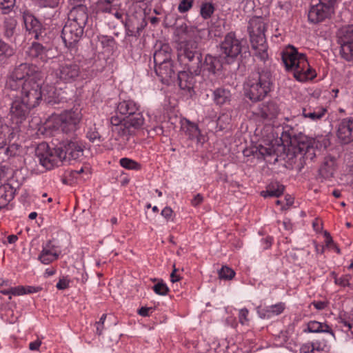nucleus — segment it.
<instances>
[{"instance_id": "1", "label": "nucleus", "mask_w": 353, "mask_h": 353, "mask_svg": "<svg viewBox=\"0 0 353 353\" xmlns=\"http://www.w3.org/2000/svg\"><path fill=\"white\" fill-rule=\"evenodd\" d=\"M43 83L41 72L36 65L21 63L8 72L5 87L13 91L21 90L20 97L35 108L42 101Z\"/></svg>"}, {"instance_id": "2", "label": "nucleus", "mask_w": 353, "mask_h": 353, "mask_svg": "<svg viewBox=\"0 0 353 353\" xmlns=\"http://www.w3.org/2000/svg\"><path fill=\"white\" fill-rule=\"evenodd\" d=\"M110 123L114 126L113 132H117L120 137H127L133 134L135 130L143 125L144 118L133 101H123L119 103L116 115L110 118Z\"/></svg>"}, {"instance_id": "3", "label": "nucleus", "mask_w": 353, "mask_h": 353, "mask_svg": "<svg viewBox=\"0 0 353 353\" xmlns=\"http://www.w3.org/2000/svg\"><path fill=\"white\" fill-rule=\"evenodd\" d=\"M281 59L286 70L292 72L297 81L305 82L316 77V72L309 64L306 55L299 53L295 47L288 46L281 52Z\"/></svg>"}, {"instance_id": "4", "label": "nucleus", "mask_w": 353, "mask_h": 353, "mask_svg": "<svg viewBox=\"0 0 353 353\" xmlns=\"http://www.w3.org/2000/svg\"><path fill=\"white\" fill-rule=\"evenodd\" d=\"M272 76L268 70L252 72L245 84V94L253 102L262 101L270 92Z\"/></svg>"}, {"instance_id": "5", "label": "nucleus", "mask_w": 353, "mask_h": 353, "mask_svg": "<svg viewBox=\"0 0 353 353\" xmlns=\"http://www.w3.org/2000/svg\"><path fill=\"white\" fill-rule=\"evenodd\" d=\"M267 24L262 17H253L248 26L252 47L256 50L255 55L262 61L268 59V46L265 32Z\"/></svg>"}, {"instance_id": "6", "label": "nucleus", "mask_w": 353, "mask_h": 353, "mask_svg": "<svg viewBox=\"0 0 353 353\" xmlns=\"http://www.w3.org/2000/svg\"><path fill=\"white\" fill-rule=\"evenodd\" d=\"M202 52L201 46L195 40H187L179 44V58L185 61L188 69L196 75L201 74Z\"/></svg>"}, {"instance_id": "7", "label": "nucleus", "mask_w": 353, "mask_h": 353, "mask_svg": "<svg viewBox=\"0 0 353 353\" xmlns=\"http://www.w3.org/2000/svg\"><path fill=\"white\" fill-rule=\"evenodd\" d=\"M81 114L77 110L65 111L53 119V128L61 132L70 134L74 132L78 128Z\"/></svg>"}, {"instance_id": "8", "label": "nucleus", "mask_w": 353, "mask_h": 353, "mask_svg": "<svg viewBox=\"0 0 353 353\" xmlns=\"http://www.w3.org/2000/svg\"><path fill=\"white\" fill-rule=\"evenodd\" d=\"M59 151L58 146L50 148L48 143L43 142L37 147L35 155L42 166L47 170H51L60 166L63 163L61 154Z\"/></svg>"}, {"instance_id": "9", "label": "nucleus", "mask_w": 353, "mask_h": 353, "mask_svg": "<svg viewBox=\"0 0 353 353\" xmlns=\"http://www.w3.org/2000/svg\"><path fill=\"white\" fill-rule=\"evenodd\" d=\"M221 52L225 58L234 59L247 48L246 41L236 38L234 32H228L220 44Z\"/></svg>"}, {"instance_id": "10", "label": "nucleus", "mask_w": 353, "mask_h": 353, "mask_svg": "<svg viewBox=\"0 0 353 353\" xmlns=\"http://www.w3.org/2000/svg\"><path fill=\"white\" fill-rule=\"evenodd\" d=\"M55 76L60 81L65 83L77 81L81 78L80 65L71 61L61 63L55 71Z\"/></svg>"}, {"instance_id": "11", "label": "nucleus", "mask_w": 353, "mask_h": 353, "mask_svg": "<svg viewBox=\"0 0 353 353\" xmlns=\"http://www.w3.org/2000/svg\"><path fill=\"white\" fill-rule=\"evenodd\" d=\"M290 145L293 148L295 154H301L305 160L312 161L316 157L315 150L317 143L315 139L308 137L304 134L298 137Z\"/></svg>"}, {"instance_id": "12", "label": "nucleus", "mask_w": 353, "mask_h": 353, "mask_svg": "<svg viewBox=\"0 0 353 353\" xmlns=\"http://www.w3.org/2000/svg\"><path fill=\"white\" fill-rule=\"evenodd\" d=\"M341 54L345 60L353 59V25L342 27L338 32Z\"/></svg>"}, {"instance_id": "13", "label": "nucleus", "mask_w": 353, "mask_h": 353, "mask_svg": "<svg viewBox=\"0 0 353 353\" xmlns=\"http://www.w3.org/2000/svg\"><path fill=\"white\" fill-rule=\"evenodd\" d=\"M57 146L63 162L77 160L83 155V146L76 139L63 141Z\"/></svg>"}, {"instance_id": "14", "label": "nucleus", "mask_w": 353, "mask_h": 353, "mask_svg": "<svg viewBox=\"0 0 353 353\" xmlns=\"http://www.w3.org/2000/svg\"><path fill=\"white\" fill-rule=\"evenodd\" d=\"M83 34V28L77 23L67 21L61 31V38L67 48L73 49L82 37Z\"/></svg>"}, {"instance_id": "15", "label": "nucleus", "mask_w": 353, "mask_h": 353, "mask_svg": "<svg viewBox=\"0 0 353 353\" xmlns=\"http://www.w3.org/2000/svg\"><path fill=\"white\" fill-rule=\"evenodd\" d=\"M23 21L26 30L34 34L35 39L44 41L46 37V30L40 21L32 14L25 13Z\"/></svg>"}, {"instance_id": "16", "label": "nucleus", "mask_w": 353, "mask_h": 353, "mask_svg": "<svg viewBox=\"0 0 353 353\" xmlns=\"http://www.w3.org/2000/svg\"><path fill=\"white\" fill-rule=\"evenodd\" d=\"M201 74L205 75H216L223 68L222 58L221 57L206 54L204 61H201Z\"/></svg>"}, {"instance_id": "17", "label": "nucleus", "mask_w": 353, "mask_h": 353, "mask_svg": "<svg viewBox=\"0 0 353 353\" xmlns=\"http://www.w3.org/2000/svg\"><path fill=\"white\" fill-rule=\"evenodd\" d=\"M154 71L160 81L165 84L173 82L177 75L173 61L154 65Z\"/></svg>"}, {"instance_id": "18", "label": "nucleus", "mask_w": 353, "mask_h": 353, "mask_svg": "<svg viewBox=\"0 0 353 353\" xmlns=\"http://www.w3.org/2000/svg\"><path fill=\"white\" fill-rule=\"evenodd\" d=\"M34 107L28 105L21 97H17L11 103L10 113L12 119L21 122L28 116L30 110Z\"/></svg>"}, {"instance_id": "19", "label": "nucleus", "mask_w": 353, "mask_h": 353, "mask_svg": "<svg viewBox=\"0 0 353 353\" xmlns=\"http://www.w3.org/2000/svg\"><path fill=\"white\" fill-rule=\"evenodd\" d=\"M336 136L342 143L347 144L353 141V119L345 118L339 121Z\"/></svg>"}, {"instance_id": "20", "label": "nucleus", "mask_w": 353, "mask_h": 353, "mask_svg": "<svg viewBox=\"0 0 353 353\" xmlns=\"http://www.w3.org/2000/svg\"><path fill=\"white\" fill-rule=\"evenodd\" d=\"M333 12V8L319 2L311 7L308 13V19L314 23H317L329 18Z\"/></svg>"}, {"instance_id": "21", "label": "nucleus", "mask_w": 353, "mask_h": 353, "mask_svg": "<svg viewBox=\"0 0 353 353\" xmlns=\"http://www.w3.org/2000/svg\"><path fill=\"white\" fill-rule=\"evenodd\" d=\"M50 48L48 45H43L39 42H32L26 50V55L30 60L41 61L46 63L49 59L48 53Z\"/></svg>"}, {"instance_id": "22", "label": "nucleus", "mask_w": 353, "mask_h": 353, "mask_svg": "<svg viewBox=\"0 0 353 353\" xmlns=\"http://www.w3.org/2000/svg\"><path fill=\"white\" fill-rule=\"evenodd\" d=\"M187 71H180L177 72L176 79L179 82V85L181 90L187 91L190 94L193 92L196 83L194 72H192L189 69Z\"/></svg>"}, {"instance_id": "23", "label": "nucleus", "mask_w": 353, "mask_h": 353, "mask_svg": "<svg viewBox=\"0 0 353 353\" xmlns=\"http://www.w3.org/2000/svg\"><path fill=\"white\" fill-rule=\"evenodd\" d=\"M88 19V14L87 13V8L83 5L74 6L70 11L68 16V21L70 23H77L80 28L84 30Z\"/></svg>"}, {"instance_id": "24", "label": "nucleus", "mask_w": 353, "mask_h": 353, "mask_svg": "<svg viewBox=\"0 0 353 353\" xmlns=\"http://www.w3.org/2000/svg\"><path fill=\"white\" fill-rule=\"evenodd\" d=\"M336 168V159L330 156L325 157L319 169V179H321V181L323 182L324 180L332 178Z\"/></svg>"}, {"instance_id": "25", "label": "nucleus", "mask_w": 353, "mask_h": 353, "mask_svg": "<svg viewBox=\"0 0 353 353\" xmlns=\"http://www.w3.org/2000/svg\"><path fill=\"white\" fill-rule=\"evenodd\" d=\"M304 333H328L334 339L335 334L330 326L326 323H321L316 321H310L307 323V327L303 330Z\"/></svg>"}, {"instance_id": "26", "label": "nucleus", "mask_w": 353, "mask_h": 353, "mask_svg": "<svg viewBox=\"0 0 353 353\" xmlns=\"http://www.w3.org/2000/svg\"><path fill=\"white\" fill-rule=\"evenodd\" d=\"M172 49L169 44L163 43L159 50H157L153 55L154 65L162 64L165 62L172 61Z\"/></svg>"}, {"instance_id": "27", "label": "nucleus", "mask_w": 353, "mask_h": 353, "mask_svg": "<svg viewBox=\"0 0 353 353\" xmlns=\"http://www.w3.org/2000/svg\"><path fill=\"white\" fill-rule=\"evenodd\" d=\"M303 133L299 130L298 126H292L291 125H284L283 126V132L281 134V139L283 142H285L287 143H292L298 139L302 136Z\"/></svg>"}, {"instance_id": "28", "label": "nucleus", "mask_w": 353, "mask_h": 353, "mask_svg": "<svg viewBox=\"0 0 353 353\" xmlns=\"http://www.w3.org/2000/svg\"><path fill=\"white\" fill-rule=\"evenodd\" d=\"M15 192L16 190L8 183L0 185V210L14 199Z\"/></svg>"}, {"instance_id": "29", "label": "nucleus", "mask_w": 353, "mask_h": 353, "mask_svg": "<svg viewBox=\"0 0 353 353\" xmlns=\"http://www.w3.org/2000/svg\"><path fill=\"white\" fill-rule=\"evenodd\" d=\"M279 108L274 101H269L260 108L259 114L265 119L272 120L279 113Z\"/></svg>"}, {"instance_id": "30", "label": "nucleus", "mask_w": 353, "mask_h": 353, "mask_svg": "<svg viewBox=\"0 0 353 353\" xmlns=\"http://www.w3.org/2000/svg\"><path fill=\"white\" fill-rule=\"evenodd\" d=\"M327 110L322 107L312 108L310 106L303 108L302 115L312 121L321 120L325 115Z\"/></svg>"}, {"instance_id": "31", "label": "nucleus", "mask_w": 353, "mask_h": 353, "mask_svg": "<svg viewBox=\"0 0 353 353\" xmlns=\"http://www.w3.org/2000/svg\"><path fill=\"white\" fill-rule=\"evenodd\" d=\"M285 310V304L279 303L274 305L265 307L259 310V316L263 319L271 318L273 316H277L281 314Z\"/></svg>"}, {"instance_id": "32", "label": "nucleus", "mask_w": 353, "mask_h": 353, "mask_svg": "<svg viewBox=\"0 0 353 353\" xmlns=\"http://www.w3.org/2000/svg\"><path fill=\"white\" fill-rule=\"evenodd\" d=\"M41 92L42 94V100L46 103L54 105L59 103V101L57 96L56 88L53 85L46 84L43 86L41 85Z\"/></svg>"}, {"instance_id": "33", "label": "nucleus", "mask_w": 353, "mask_h": 353, "mask_svg": "<svg viewBox=\"0 0 353 353\" xmlns=\"http://www.w3.org/2000/svg\"><path fill=\"white\" fill-rule=\"evenodd\" d=\"M232 94L228 89L224 88H218L213 92V100L218 105H223L229 103L231 100Z\"/></svg>"}, {"instance_id": "34", "label": "nucleus", "mask_w": 353, "mask_h": 353, "mask_svg": "<svg viewBox=\"0 0 353 353\" xmlns=\"http://www.w3.org/2000/svg\"><path fill=\"white\" fill-rule=\"evenodd\" d=\"M166 19L169 20L170 26L175 28L177 35L187 33L188 27L183 18L177 17L176 14H170Z\"/></svg>"}, {"instance_id": "35", "label": "nucleus", "mask_w": 353, "mask_h": 353, "mask_svg": "<svg viewBox=\"0 0 353 353\" xmlns=\"http://www.w3.org/2000/svg\"><path fill=\"white\" fill-rule=\"evenodd\" d=\"M284 185L277 182L270 183L266 188V190L262 191L261 195L265 198L279 197L284 192Z\"/></svg>"}, {"instance_id": "36", "label": "nucleus", "mask_w": 353, "mask_h": 353, "mask_svg": "<svg viewBox=\"0 0 353 353\" xmlns=\"http://www.w3.org/2000/svg\"><path fill=\"white\" fill-rule=\"evenodd\" d=\"M17 23L16 19L12 17H7L3 21V30L4 36L6 37L9 39L14 35Z\"/></svg>"}, {"instance_id": "37", "label": "nucleus", "mask_w": 353, "mask_h": 353, "mask_svg": "<svg viewBox=\"0 0 353 353\" xmlns=\"http://www.w3.org/2000/svg\"><path fill=\"white\" fill-rule=\"evenodd\" d=\"M59 257L57 251H48L47 250H42L39 254L38 259L43 264L48 265Z\"/></svg>"}, {"instance_id": "38", "label": "nucleus", "mask_w": 353, "mask_h": 353, "mask_svg": "<svg viewBox=\"0 0 353 353\" xmlns=\"http://www.w3.org/2000/svg\"><path fill=\"white\" fill-rule=\"evenodd\" d=\"M215 10L214 6L211 2H202L200 8V14L204 19H210Z\"/></svg>"}, {"instance_id": "39", "label": "nucleus", "mask_w": 353, "mask_h": 353, "mask_svg": "<svg viewBox=\"0 0 353 353\" xmlns=\"http://www.w3.org/2000/svg\"><path fill=\"white\" fill-rule=\"evenodd\" d=\"M86 137L92 143H99L104 141L103 137L100 134L95 125L89 128L86 133Z\"/></svg>"}, {"instance_id": "40", "label": "nucleus", "mask_w": 353, "mask_h": 353, "mask_svg": "<svg viewBox=\"0 0 353 353\" xmlns=\"http://www.w3.org/2000/svg\"><path fill=\"white\" fill-rule=\"evenodd\" d=\"M99 41L103 48H107L110 50L113 51L117 48V42L111 36L101 35L99 37Z\"/></svg>"}, {"instance_id": "41", "label": "nucleus", "mask_w": 353, "mask_h": 353, "mask_svg": "<svg viewBox=\"0 0 353 353\" xmlns=\"http://www.w3.org/2000/svg\"><path fill=\"white\" fill-rule=\"evenodd\" d=\"M185 130V132L186 134L189 136V138L193 139L200 134V130L198 126L194 123H191L190 121L187 122V125L183 127Z\"/></svg>"}, {"instance_id": "42", "label": "nucleus", "mask_w": 353, "mask_h": 353, "mask_svg": "<svg viewBox=\"0 0 353 353\" xmlns=\"http://www.w3.org/2000/svg\"><path fill=\"white\" fill-rule=\"evenodd\" d=\"M16 0H0V10L2 14H8L13 11Z\"/></svg>"}, {"instance_id": "43", "label": "nucleus", "mask_w": 353, "mask_h": 353, "mask_svg": "<svg viewBox=\"0 0 353 353\" xmlns=\"http://www.w3.org/2000/svg\"><path fill=\"white\" fill-rule=\"evenodd\" d=\"M218 273L219 277L224 280H231L235 276V272L226 265L223 266Z\"/></svg>"}, {"instance_id": "44", "label": "nucleus", "mask_w": 353, "mask_h": 353, "mask_svg": "<svg viewBox=\"0 0 353 353\" xmlns=\"http://www.w3.org/2000/svg\"><path fill=\"white\" fill-rule=\"evenodd\" d=\"M119 162H120V165L123 168L128 169V170H138L141 168V165L139 163H138L135 161L128 159V158H122L120 159Z\"/></svg>"}, {"instance_id": "45", "label": "nucleus", "mask_w": 353, "mask_h": 353, "mask_svg": "<svg viewBox=\"0 0 353 353\" xmlns=\"http://www.w3.org/2000/svg\"><path fill=\"white\" fill-rule=\"evenodd\" d=\"M352 276L350 274H345L341 277H335L334 283L341 287H350L352 288V285L350 283Z\"/></svg>"}, {"instance_id": "46", "label": "nucleus", "mask_w": 353, "mask_h": 353, "mask_svg": "<svg viewBox=\"0 0 353 353\" xmlns=\"http://www.w3.org/2000/svg\"><path fill=\"white\" fill-rule=\"evenodd\" d=\"M154 292L159 295H166L169 292L167 285L161 280L152 287Z\"/></svg>"}, {"instance_id": "47", "label": "nucleus", "mask_w": 353, "mask_h": 353, "mask_svg": "<svg viewBox=\"0 0 353 353\" xmlns=\"http://www.w3.org/2000/svg\"><path fill=\"white\" fill-rule=\"evenodd\" d=\"M194 0H181L178 6V10L181 13L188 12L193 6Z\"/></svg>"}, {"instance_id": "48", "label": "nucleus", "mask_w": 353, "mask_h": 353, "mask_svg": "<svg viewBox=\"0 0 353 353\" xmlns=\"http://www.w3.org/2000/svg\"><path fill=\"white\" fill-rule=\"evenodd\" d=\"M19 147V145L17 143L10 144L3 149V153L8 157H14L17 154Z\"/></svg>"}, {"instance_id": "49", "label": "nucleus", "mask_w": 353, "mask_h": 353, "mask_svg": "<svg viewBox=\"0 0 353 353\" xmlns=\"http://www.w3.org/2000/svg\"><path fill=\"white\" fill-rule=\"evenodd\" d=\"M12 54V49L5 42L0 39V55L10 56Z\"/></svg>"}, {"instance_id": "50", "label": "nucleus", "mask_w": 353, "mask_h": 353, "mask_svg": "<svg viewBox=\"0 0 353 353\" xmlns=\"http://www.w3.org/2000/svg\"><path fill=\"white\" fill-rule=\"evenodd\" d=\"M248 313H249V312L247 308H243V309L240 310L239 314V322L242 325H244L248 322V321H249L248 319Z\"/></svg>"}, {"instance_id": "51", "label": "nucleus", "mask_w": 353, "mask_h": 353, "mask_svg": "<svg viewBox=\"0 0 353 353\" xmlns=\"http://www.w3.org/2000/svg\"><path fill=\"white\" fill-rule=\"evenodd\" d=\"M154 311V307H141L138 310V314L141 316H150V314Z\"/></svg>"}, {"instance_id": "52", "label": "nucleus", "mask_w": 353, "mask_h": 353, "mask_svg": "<svg viewBox=\"0 0 353 353\" xmlns=\"http://www.w3.org/2000/svg\"><path fill=\"white\" fill-rule=\"evenodd\" d=\"M300 353H314V347L311 343H306L301 345Z\"/></svg>"}, {"instance_id": "53", "label": "nucleus", "mask_w": 353, "mask_h": 353, "mask_svg": "<svg viewBox=\"0 0 353 353\" xmlns=\"http://www.w3.org/2000/svg\"><path fill=\"white\" fill-rule=\"evenodd\" d=\"M105 319H106V314H103L101 316V317L100 318L99 321L96 323L97 333L99 335H101L102 334V331H103V324H104V321H105Z\"/></svg>"}, {"instance_id": "54", "label": "nucleus", "mask_w": 353, "mask_h": 353, "mask_svg": "<svg viewBox=\"0 0 353 353\" xmlns=\"http://www.w3.org/2000/svg\"><path fill=\"white\" fill-rule=\"evenodd\" d=\"M25 289V286L22 285L11 288V294L14 296L26 294Z\"/></svg>"}, {"instance_id": "55", "label": "nucleus", "mask_w": 353, "mask_h": 353, "mask_svg": "<svg viewBox=\"0 0 353 353\" xmlns=\"http://www.w3.org/2000/svg\"><path fill=\"white\" fill-rule=\"evenodd\" d=\"M56 287L59 290H65L69 287V281L65 278L60 279Z\"/></svg>"}, {"instance_id": "56", "label": "nucleus", "mask_w": 353, "mask_h": 353, "mask_svg": "<svg viewBox=\"0 0 353 353\" xmlns=\"http://www.w3.org/2000/svg\"><path fill=\"white\" fill-rule=\"evenodd\" d=\"M10 130L9 126L5 123L4 119L0 116V133L10 132Z\"/></svg>"}, {"instance_id": "57", "label": "nucleus", "mask_w": 353, "mask_h": 353, "mask_svg": "<svg viewBox=\"0 0 353 353\" xmlns=\"http://www.w3.org/2000/svg\"><path fill=\"white\" fill-rule=\"evenodd\" d=\"M203 201V197L201 194H197L192 199L191 203L193 206L196 207L200 205Z\"/></svg>"}, {"instance_id": "58", "label": "nucleus", "mask_w": 353, "mask_h": 353, "mask_svg": "<svg viewBox=\"0 0 353 353\" xmlns=\"http://www.w3.org/2000/svg\"><path fill=\"white\" fill-rule=\"evenodd\" d=\"M312 304L318 310H323L327 306V302L325 301H313Z\"/></svg>"}, {"instance_id": "59", "label": "nucleus", "mask_w": 353, "mask_h": 353, "mask_svg": "<svg viewBox=\"0 0 353 353\" xmlns=\"http://www.w3.org/2000/svg\"><path fill=\"white\" fill-rule=\"evenodd\" d=\"M161 214L164 218L169 219L173 214V210L170 207H165L163 209Z\"/></svg>"}, {"instance_id": "60", "label": "nucleus", "mask_w": 353, "mask_h": 353, "mask_svg": "<svg viewBox=\"0 0 353 353\" xmlns=\"http://www.w3.org/2000/svg\"><path fill=\"white\" fill-rule=\"evenodd\" d=\"M25 292L26 294H32L36 293L42 290V288L41 287H34V286H25Z\"/></svg>"}, {"instance_id": "61", "label": "nucleus", "mask_w": 353, "mask_h": 353, "mask_svg": "<svg viewBox=\"0 0 353 353\" xmlns=\"http://www.w3.org/2000/svg\"><path fill=\"white\" fill-rule=\"evenodd\" d=\"M9 132H1L0 133V150H3L4 146L7 144L6 135Z\"/></svg>"}, {"instance_id": "62", "label": "nucleus", "mask_w": 353, "mask_h": 353, "mask_svg": "<svg viewBox=\"0 0 353 353\" xmlns=\"http://www.w3.org/2000/svg\"><path fill=\"white\" fill-rule=\"evenodd\" d=\"M41 345V341L39 339L30 343L29 349L32 351L38 350Z\"/></svg>"}, {"instance_id": "63", "label": "nucleus", "mask_w": 353, "mask_h": 353, "mask_svg": "<svg viewBox=\"0 0 353 353\" xmlns=\"http://www.w3.org/2000/svg\"><path fill=\"white\" fill-rule=\"evenodd\" d=\"M174 270L170 274V281L172 283H175L176 281H179L181 279V277L176 274L177 269L175 268V265H173Z\"/></svg>"}, {"instance_id": "64", "label": "nucleus", "mask_w": 353, "mask_h": 353, "mask_svg": "<svg viewBox=\"0 0 353 353\" xmlns=\"http://www.w3.org/2000/svg\"><path fill=\"white\" fill-rule=\"evenodd\" d=\"M47 250L48 251H57L54 245L52 244V241H48L45 245H43L42 250Z\"/></svg>"}]
</instances>
